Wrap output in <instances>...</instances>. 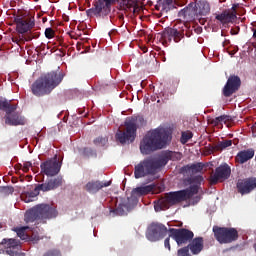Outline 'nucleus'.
I'll use <instances>...</instances> for the list:
<instances>
[{
	"label": "nucleus",
	"instance_id": "e433bc0d",
	"mask_svg": "<svg viewBox=\"0 0 256 256\" xmlns=\"http://www.w3.org/2000/svg\"><path fill=\"white\" fill-rule=\"evenodd\" d=\"M199 199H201L199 196H197L196 197V203H197V201H199Z\"/></svg>",
	"mask_w": 256,
	"mask_h": 256
},
{
	"label": "nucleus",
	"instance_id": "20e7f679",
	"mask_svg": "<svg viewBox=\"0 0 256 256\" xmlns=\"http://www.w3.org/2000/svg\"><path fill=\"white\" fill-rule=\"evenodd\" d=\"M166 163V161L159 159L144 160L135 167V177L136 179H141V177H145V175H153L157 169L163 167Z\"/></svg>",
	"mask_w": 256,
	"mask_h": 256
},
{
	"label": "nucleus",
	"instance_id": "f3484780",
	"mask_svg": "<svg viewBox=\"0 0 256 256\" xmlns=\"http://www.w3.org/2000/svg\"><path fill=\"white\" fill-rule=\"evenodd\" d=\"M255 157V151L253 150H244L237 154L236 161L237 163H240L243 165V163H247L250 159H253Z\"/></svg>",
	"mask_w": 256,
	"mask_h": 256
},
{
	"label": "nucleus",
	"instance_id": "f03ea898",
	"mask_svg": "<svg viewBox=\"0 0 256 256\" xmlns=\"http://www.w3.org/2000/svg\"><path fill=\"white\" fill-rule=\"evenodd\" d=\"M60 83L61 79L57 73H49L34 82L32 85V93L38 97H41V95H47V93H51V91H53V89H55Z\"/></svg>",
	"mask_w": 256,
	"mask_h": 256
},
{
	"label": "nucleus",
	"instance_id": "4c0bfd02",
	"mask_svg": "<svg viewBox=\"0 0 256 256\" xmlns=\"http://www.w3.org/2000/svg\"><path fill=\"white\" fill-rule=\"evenodd\" d=\"M155 211H159V208L157 206H155Z\"/></svg>",
	"mask_w": 256,
	"mask_h": 256
},
{
	"label": "nucleus",
	"instance_id": "72a5a7b5",
	"mask_svg": "<svg viewBox=\"0 0 256 256\" xmlns=\"http://www.w3.org/2000/svg\"><path fill=\"white\" fill-rule=\"evenodd\" d=\"M225 119L224 116H220L216 118V123H221V121H223Z\"/></svg>",
	"mask_w": 256,
	"mask_h": 256
},
{
	"label": "nucleus",
	"instance_id": "bb28decb",
	"mask_svg": "<svg viewBox=\"0 0 256 256\" xmlns=\"http://www.w3.org/2000/svg\"><path fill=\"white\" fill-rule=\"evenodd\" d=\"M171 3H173V0H160L159 5H162L163 9H167Z\"/></svg>",
	"mask_w": 256,
	"mask_h": 256
},
{
	"label": "nucleus",
	"instance_id": "0eeeda50",
	"mask_svg": "<svg viewBox=\"0 0 256 256\" xmlns=\"http://www.w3.org/2000/svg\"><path fill=\"white\" fill-rule=\"evenodd\" d=\"M213 231L219 243H231V241H235V239H237V230L234 228L227 229L214 227Z\"/></svg>",
	"mask_w": 256,
	"mask_h": 256
},
{
	"label": "nucleus",
	"instance_id": "6e6552de",
	"mask_svg": "<svg viewBox=\"0 0 256 256\" xmlns=\"http://www.w3.org/2000/svg\"><path fill=\"white\" fill-rule=\"evenodd\" d=\"M60 185V179L50 181L48 184H41L40 186L35 188L33 195L28 194V198L25 199V203H31V201H33V199L39 195V191H51L52 189H56V187H59Z\"/></svg>",
	"mask_w": 256,
	"mask_h": 256
},
{
	"label": "nucleus",
	"instance_id": "58836bf2",
	"mask_svg": "<svg viewBox=\"0 0 256 256\" xmlns=\"http://www.w3.org/2000/svg\"><path fill=\"white\" fill-rule=\"evenodd\" d=\"M4 189H8L9 191H11V188H9V187H6V188H4Z\"/></svg>",
	"mask_w": 256,
	"mask_h": 256
},
{
	"label": "nucleus",
	"instance_id": "c9c22d12",
	"mask_svg": "<svg viewBox=\"0 0 256 256\" xmlns=\"http://www.w3.org/2000/svg\"><path fill=\"white\" fill-rule=\"evenodd\" d=\"M236 8H237V5H234V6L232 7L233 11H235Z\"/></svg>",
	"mask_w": 256,
	"mask_h": 256
},
{
	"label": "nucleus",
	"instance_id": "9b49d317",
	"mask_svg": "<svg viewBox=\"0 0 256 256\" xmlns=\"http://www.w3.org/2000/svg\"><path fill=\"white\" fill-rule=\"evenodd\" d=\"M231 175V168L227 164H223L216 169V172L211 176V183L225 181Z\"/></svg>",
	"mask_w": 256,
	"mask_h": 256
},
{
	"label": "nucleus",
	"instance_id": "9d476101",
	"mask_svg": "<svg viewBox=\"0 0 256 256\" xmlns=\"http://www.w3.org/2000/svg\"><path fill=\"white\" fill-rule=\"evenodd\" d=\"M41 170L48 177H53L61 171V163L57 162V160H49L41 165Z\"/></svg>",
	"mask_w": 256,
	"mask_h": 256
},
{
	"label": "nucleus",
	"instance_id": "39448f33",
	"mask_svg": "<svg viewBox=\"0 0 256 256\" xmlns=\"http://www.w3.org/2000/svg\"><path fill=\"white\" fill-rule=\"evenodd\" d=\"M211 11L209 3L198 2L197 4H190L179 12V15L183 17H193L195 15H207Z\"/></svg>",
	"mask_w": 256,
	"mask_h": 256
},
{
	"label": "nucleus",
	"instance_id": "423d86ee",
	"mask_svg": "<svg viewBox=\"0 0 256 256\" xmlns=\"http://www.w3.org/2000/svg\"><path fill=\"white\" fill-rule=\"evenodd\" d=\"M126 132H118L116 134V139L120 143H129L135 141V131H137L135 119H128L125 122Z\"/></svg>",
	"mask_w": 256,
	"mask_h": 256
},
{
	"label": "nucleus",
	"instance_id": "393cba45",
	"mask_svg": "<svg viewBox=\"0 0 256 256\" xmlns=\"http://www.w3.org/2000/svg\"><path fill=\"white\" fill-rule=\"evenodd\" d=\"M25 229H27V227H20V228H15L14 231L17 233L18 237H20V239L25 240Z\"/></svg>",
	"mask_w": 256,
	"mask_h": 256
},
{
	"label": "nucleus",
	"instance_id": "4468645a",
	"mask_svg": "<svg viewBox=\"0 0 256 256\" xmlns=\"http://www.w3.org/2000/svg\"><path fill=\"white\" fill-rule=\"evenodd\" d=\"M172 238L178 245H184V243H187L190 239H193V232L189 230H175Z\"/></svg>",
	"mask_w": 256,
	"mask_h": 256
},
{
	"label": "nucleus",
	"instance_id": "473e14b6",
	"mask_svg": "<svg viewBox=\"0 0 256 256\" xmlns=\"http://www.w3.org/2000/svg\"><path fill=\"white\" fill-rule=\"evenodd\" d=\"M164 245L168 249V251H171V244H169V238L165 240Z\"/></svg>",
	"mask_w": 256,
	"mask_h": 256
},
{
	"label": "nucleus",
	"instance_id": "4be33fe9",
	"mask_svg": "<svg viewBox=\"0 0 256 256\" xmlns=\"http://www.w3.org/2000/svg\"><path fill=\"white\" fill-rule=\"evenodd\" d=\"M1 245H5L6 249H15V247H19V242L15 239H4Z\"/></svg>",
	"mask_w": 256,
	"mask_h": 256
},
{
	"label": "nucleus",
	"instance_id": "6ab92c4d",
	"mask_svg": "<svg viewBox=\"0 0 256 256\" xmlns=\"http://www.w3.org/2000/svg\"><path fill=\"white\" fill-rule=\"evenodd\" d=\"M155 189V185H145L135 188L132 193L133 195L141 196V195H147L148 193H151Z\"/></svg>",
	"mask_w": 256,
	"mask_h": 256
},
{
	"label": "nucleus",
	"instance_id": "2f4dec72",
	"mask_svg": "<svg viewBox=\"0 0 256 256\" xmlns=\"http://www.w3.org/2000/svg\"><path fill=\"white\" fill-rule=\"evenodd\" d=\"M7 101H3V100H0V109H5L7 108Z\"/></svg>",
	"mask_w": 256,
	"mask_h": 256
},
{
	"label": "nucleus",
	"instance_id": "f8f14e48",
	"mask_svg": "<svg viewBox=\"0 0 256 256\" xmlns=\"http://www.w3.org/2000/svg\"><path fill=\"white\" fill-rule=\"evenodd\" d=\"M241 86V80L237 76H231L223 90V93L226 97H230V95H233L237 89Z\"/></svg>",
	"mask_w": 256,
	"mask_h": 256
},
{
	"label": "nucleus",
	"instance_id": "a211bd4d",
	"mask_svg": "<svg viewBox=\"0 0 256 256\" xmlns=\"http://www.w3.org/2000/svg\"><path fill=\"white\" fill-rule=\"evenodd\" d=\"M190 251H192L193 255L201 253V251H203V239H194L190 244Z\"/></svg>",
	"mask_w": 256,
	"mask_h": 256
},
{
	"label": "nucleus",
	"instance_id": "412c9836",
	"mask_svg": "<svg viewBox=\"0 0 256 256\" xmlns=\"http://www.w3.org/2000/svg\"><path fill=\"white\" fill-rule=\"evenodd\" d=\"M124 9H130V10L132 9L133 13H139V11H141V7L137 3V0H128L124 4Z\"/></svg>",
	"mask_w": 256,
	"mask_h": 256
},
{
	"label": "nucleus",
	"instance_id": "1a4fd4ad",
	"mask_svg": "<svg viewBox=\"0 0 256 256\" xmlns=\"http://www.w3.org/2000/svg\"><path fill=\"white\" fill-rule=\"evenodd\" d=\"M163 233H167V228L161 224H152L148 228L147 239L149 241H159L163 237Z\"/></svg>",
	"mask_w": 256,
	"mask_h": 256
},
{
	"label": "nucleus",
	"instance_id": "aec40b11",
	"mask_svg": "<svg viewBox=\"0 0 256 256\" xmlns=\"http://www.w3.org/2000/svg\"><path fill=\"white\" fill-rule=\"evenodd\" d=\"M47 211H49V206L45 204H40L27 212L26 217H29V215H43V213H47Z\"/></svg>",
	"mask_w": 256,
	"mask_h": 256
},
{
	"label": "nucleus",
	"instance_id": "dca6fc26",
	"mask_svg": "<svg viewBox=\"0 0 256 256\" xmlns=\"http://www.w3.org/2000/svg\"><path fill=\"white\" fill-rule=\"evenodd\" d=\"M216 19L222 23V25H227V23H233L237 19V14L235 12L225 11L222 14L216 15Z\"/></svg>",
	"mask_w": 256,
	"mask_h": 256
},
{
	"label": "nucleus",
	"instance_id": "c85d7f7f",
	"mask_svg": "<svg viewBox=\"0 0 256 256\" xmlns=\"http://www.w3.org/2000/svg\"><path fill=\"white\" fill-rule=\"evenodd\" d=\"M232 143L233 142L231 140H226L224 142H221L220 143V148L221 149H226V147H231Z\"/></svg>",
	"mask_w": 256,
	"mask_h": 256
},
{
	"label": "nucleus",
	"instance_id": "2eb2a0df",
	"mask_svg": "<svg viewBox=\"0 0 256 256\" xmlns=\"http://www.w3.org/2000/svg\"><path fill=\"white\" fill-rule=\"evenodd\" d=\"M116 1L117 0H98L94 8L95 15H101V13H109V8Z\"/></svg>",
	"mask_w": 256,
	"mask_h": 256
},
{
	"label": "nucleus",
	"instance_id": "b1692460",
	"mask_svg": "<svg viewBox=\"0 0 256 256\" xmlns=\"http://www.w3.org/2000/svg\"><path fill=\"white\" fill-rule=\"evenodd\" d=\"M87 191L93 192V191H99L101 187H99V182H89L86 185Z\"/></svg>",
	"mask_w": 256,
	"mask_h": 256
},
{
	"label": "nucleus",
	"instance_id": "f257e3e1",
	"mask_svg": "<svg viewBox=\"0 0 256 256\" xmlns=\"http://www.w3.org/2000/svg\"><path fill=\"white\" fill-rule=\"evenodd\" d=\"M168 141H171V135L167 133V130L165 128H157L146 134L140 144V151L143 155H148L151 151L163 149Z\"/></svg>",
	"mask_w": 256,
	"mask_h": 256
},
{
	"label": "nucleus",
	"instance_id": "7c9ffc66",
	"mask_svg": "<svg viewBox=\"0 0 256 256\" xmlns=\"http://www.w3.org/2000/svg\"><path fill=\"white\" fill-rule=\"evenodd\" d=\"M6 123H8L9 125H23V120H21V121H12L11 122V120H9V118H7L6 119Z\"/></svg>",
	"mask_w": 256,
	"mask_h": 256
},
{
	"label": "nucleus",
	"instance_id": "f704fd0d",
	"mask_svg": "<svg viewBox=\"0 0 256 256\" xmlns=\"http://www.w3.org/2000/svg\"><path fill=\"white\" fill-rule=\"evenodd\" d=\"M7 253H8V255H10V256H17V253L11 252V251H9V250H7Z\"/></svg>",
	"mask_w": 256,
	"mask_h": 256
},
{
	"label": "nucleus",
	"instance_id": "7ed1b4c3",
	"mask_svg": "<svg viewBox=\"0 0 256 256\" xmlns=\"http://www.w3.org/2000/svg\"><path fill=\"white\" fill-rule=\"evenodd\" d=\"M199 181H201L200 178L192 182L190 191L181 190L168 194L165 198L159 200V205L162 208L167 209L169 205H175V203H179V201H185V199L197 195V193H199Z\"/></svg>",
	"mask_w": 256,
	"mask_h": 256
},
{
	"label": "nucleus",
	"instance_id": "cd10ccee",
	"mask_svg": "<svg viewBox=\"0 0 256 256\" xmlns=\"http://www.w3.org/2000/svg\"><path fill=\"white\" fill-rule=\"evenodd\" d=\"M54 35H55V32L53 31V29L47 28L45 30V36L47 37V39H53Z\"/></svg>",
	"mask_w": 256,
	"mask_h": 256
},
{
	"label": "nucleus",
	"instance_id": "5701e85b",
	"mask_svg": "<svg viewBox=\"0 0 256 256\" xmlns=\"http://www.w3.org/2000/svg\"><path fill=\"white\" fill-rule=\"evenodd\" d=\"M17 31L18 33H27V31H29V23H27L26 21H18L17 22Z\"/></svg>",
	"mask_w": 256,
	"mask_h": 256
},
{
	"label": "nucleus",
	"instance_id": "c756f323",
	"mask_svg": "<svg viewBox=\"0 0 256 256\" xmlns=\"http://www.w3.org/2000/svg\"><path fill=\"white\" fill-rule=\"evenodd\" d=\"M178 256H191V255L189 254V249L184 248V249L178 250Z\"/></svg>",
	"mask_w": 256,
	"mask_h": 256
},
{
	"label": "nucleus",
	"instance_id": "ddd939ff",
	"mask_svg": "<svg viewBox=\"0 0 256 256\" xmlns=\"http://www.w3.org/2000/svg\"><path fill=\"white\" fill-rule=\"evenodd\" d=\"M237 188L241 195H247V193H251L253 189H256V178L239 180L237 183Z\"/></svg>",
	"mask_w": 256,
	"mask_h": 256
},
{
	"label": "nucleus",
	"instance_id": "a878e982",
	"mask_svg": "<svg viewBox=\"0 0 256 256\" xmlns=\"http://www.w3.org/2000/svg\"><path fill=\"white\" fill-rule=\"evenodd\" d=\"M192 137H193V134L189 131L182 133L181 143L183 144L187 143V141H189V139H191Z\"/></svg>",
	"mask_w": 256,
	"mask_h": 256
}]
</instances>
